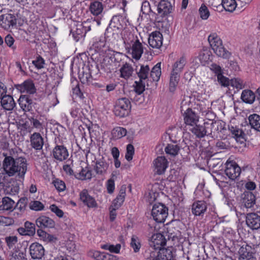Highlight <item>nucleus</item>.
<instances>
[{
    "label": "nucleus",
    "instance_id": "nucleus-1",
    "mask_svg": "<svg viewBox=\"0 0 260 260\" xmlns=\"http://www.w3.org/2000/svg\"><path fill=\"white\" fill-rule=\"evenodd\" d=\"M14 154L12 149L2 154L4 157L2 162L3 174L8 177L16 175L23 178L27 170L26 159L22 156H15Z\"/></svg>",
    "mask_w": 260,
    "mask_h": 260
},
{
    "label": "nucleus",
    "instance_id": "nucleus-2",
    "mask_svg": "<svg viewBox=\"0 0 260 260\" xmlns=\"http://www.w3.org/2000/svg\"><path fill=\"white\" fill-rule=\"evenodd\" d=\"M190 103V97L186 96L184 98L181 103V111L183 114L184 122L186 125L194 126L199 121V117L192 109L185 106Z\"/></svg>",
    "mask_w": 260,
    "mask_h": 260
},
{
    "label": "nucleus",
    "instance_id": "nucleus-3",
    "mask_svg": "<svg viewBox=\"0 0 260 260\" xmlns=\"http://www.w3.org/2000/svg\"><path fill=\"white\" fill-rule=\"evenodd\" d=\"M131 110V103L128 99L122 98L117 100L114 108L116 116L124 117L128 116Z\"/></svg>",
    "mask_w": 260,
    "mask_h": 260
},
{
    "label": "nucleus",
    "instance_id": "nucleus-4",
    "mask_svg": "<svg viewBox=\"0 0 260 260\" xmlns=\"http://www.w3.org/2000/svg\"><path fill=\"white\" fill-rule=\"evenodd\" d=\"M98 64H96L94 67L91 65V67L89 65L84 66L82 71L79 72V78L81 82L83 84H94L92 82V75H97L99 71L100 68Z\"/></svg>",
    "mask_w": 260,
    "mask_h": 260
},
{
    "label": "nucleus",
    "instance_id": "nucleus-5",
    "mask_svg": "<svg viewBox=\"0 0 260 260\" xmlns=\"http://www.w3.org/2000/svg\"><path fill=\"white\" fill-rule=\"evenodd\" d=\"M90 30V25L88 21L83 23L77 22L71 27L70 34L74 40L78 42L83 40L86 32Z\"/></svg>",
    "mask_w": 260,
    "mask_h": 260
},
{
    "label": "nucleus",
    "instance_id": "nucleus-6",
    "mask_svg": "<svg viewBox=\"0 0 260 260\" xmlns=\"http://www.w3.org/2000/svg\"><path fill=\"white\" fill-rule=\"evenodd\" d=\"M252 248L247 244H244L241 246L238 252L240 255L239 260L244 259V260H256V258L253 256L254 253H257L260 254V243L258 245H254Z\"/></svg>",
    "mask_w": 260,
    "mask_h": 260
},
{
    "label": "nucleus",
    "instance_id": "nucleus-7",
    "mask_svg": "<svg viewBox=\"0 0 260 260\" xmlns=\"http://www.w3.org/2000/svg\"><path fill=\"white\" fill-rule=\"evenodd\" d=\"M145 258L147 260H173L172 252L168 249L156 250H149L146 252Z\"/></svg>",
    "mask_w": 260,
    "mask_h": 260
},
{
    "label": "nucleus",
    "instance_id": "nucleus-8",
    "mask_svg": "<svg viewBox=\"0 0 260 260\" xmlns=\"http://www.w3.org/2000/svg\"><path fill=\"white\" fill-rule=\"evenodd\" d=\"M151 215L156 222H164L168 215V209L161 203L155 204L151 210Z\"/></svg>",
    "mask_w": 260,
    "mask_h": 260
},
{
    "label": "nucleus",
    "instance_id": "nucleus-9",
    "mask_svg": "<svg viewBox=\"0 0 260 260\" xmlns=\"http://www.w3.org/2000/svg\"><path fill=\"white\" fill-rule=\"evenodd\" d=\"M150 239V246L154 249V250L164 249L162 247L166 245L167 240L164 235L156 233L152 235Z\"/></svg>",
    "mask_w": 260,
    "mask_h": 260
},
{
    "label": "nucleus",
    "instance_id": "nucleus-10",
    "mask_svg": "<svg viewBox=\"0 0 260 260\" xmlns=\"http://www.w3.org/2000/svg\"><path fill=\"white\" fill-rule=\"evenodd\" d=\"M225 173L230 179L235 180L240 176L241 168L235 161H227Z\"/></svg>",
    "mask_w": 260,
    "mask_h": 260
},
{
    "label": "nucleus",
    "instance_id": "nucleus-11",
    "mask_svg": "<svg viewBox=\"0 0 260 260\" xmlns=\"http://www.w3.org/2000/svg\"><path fill=\"white\" fill-rule=\"evenodd\" d=\"M52 154L56 160L62 161L68 158L69 152L64 145L56 144L52 150Z\"/></svg>",
    "mask_w": 260,
    "mask_h": 260
},
{
    "label": "nucleus",
    "instance_id": "nucleus-12",
    "mask_svg": "<svg viewBox=\"0 0 260 260\" xmlns=\"http://www.w3.org/2000/svg\"><path fill=\"white\" fill-rule=\"evenodd\" d=\"M30 255L33 259H41L45 254L43 246L38 242L31 243L29 247Z\"/></svg>",
    "mask_w": 260,
    "mask_h": 260
},
{
    "label": "nucleus",
    "instance_id": "nucleus-13",
    "mask_svg": "<svg viewBox=\"0 0 260 260\" xmlns=\"http://www.w3.org/2000/svg\"><path fill=\"white\" fill-rule=\"evenodd\" d=\"M241 205L246 208H251L255 204V196L249 191H244L240 196Z\"/></svg>",
    "mask_w": 260,
    "mask_h": 260
},
{
    "label": "nucleus",
    "instance_id": "nucleus-14",
    "mask_svg": "<svg viewBox=\"0 0 260 260\" xmlns=\"http://www.w3.org/2000/svg\"><path fill=\"white\" fill-rule=\"evenodd\" d=\"M17 23L16 17L11 14H5L0 16V26L7 29L11 26L15 25Z\"/></svg>",
    "mask_w": 260,
    "mask_h": 260
},
{
    "label": "nucleus",
    "instance_id": "nucleus-15",
    "mask_svg": "<svg viewBox=\"0 0 260 260\" xmlns=\"http://www.w3.org/2000/svg\"><path fill=\"white\" fill-rule=\"evenodd\" d=\"M155 171L158 175L163 174L168 166V161L164 156H158L153 161Z\"/></svg>",
    "mask_w": 260,
    "mask_h": 260
},
{
    "label": "nucleus",
    "instance_id": "nucleus-16",
    "mask_svg": "<svg viewBox=\"0 0 260 260\" xmlns=\"http://www.w3.org/2000/svg\"><path fill=\"white\" fill-rule=\"evenodd\" d=\"M172 6L171 3L165 0L160 1L157 5L158 15L156 17L160 16L162 18L168 16L172 12Z\"/></svg>",
    "mask_w": 260,
    "mask_h": 260
},
{
    "label": "nucleus",
    "instance_id": "nucleus-17",
    "mask_svg": "<svg viewBox=\"0 0 260 260\" xmlns=\"http://www.w3.org/2000/svg\"><path fill=\"white\" fill-rule=\"evenodd\" d=\"M109 167V164L103 157L96 160L93 170L97 175L104 176L107 173Z\"/></svg>",
    "mask_w": 260,
    "mask_h": 260
},
{
    "label": "nucleus",
    "instance_id": "nucleus-18",
    "mask_svg": "<svg viewBox=\"0 0 260 260\" xmlns=\"http://www.w3.org/2000/svg\"><path fill=\"white\" fill-rule=\"evenodd\" d=\"M148 43L152 48H159L162 44V35L158 31L152 32L149 37Z\"/></svg>",
    "mask_w": 260,
    "mask_h": 260
},
{
    "label": "nucleus",
    "instance_id": "nucleus-19",
    "mask_svg": "<svg viewBox=\"0 0 260 260\" xmlns=\"http://www.w3.org/2000/svg\"><path fill=\"white\" fill-rule=\"evenodd\" d=\"M207 204L204 201H197L191 206V211L195 216H203L207 211Z\"/></svg>",
    "mask_w": 260,
    "mask_h": 260
},
{
    "label": "nucleus",
    "instance_id": "nucleus-20",
    "mask_svg": "<svg viewBox=\"0 0 260 260\" xmlns=\"http://www.w3.org/2000/svg\"><path fill=\"white\" fill-rule=\"evenodd\" d=\"M15 88L21 92H26L27 93L33 94L36 92V88L33 81L31 80H25L20 84L15 85Z\"/></svg>",
    "mask_w": 260,
    "mask_h": 260
},
{
    "label": "nucleus",
    "instance_id": "nucleus-21",
    "mask_svg": "<svg viewBox=\"0 0 260 260\" xmlns=\"http://www.w3.org/2000/svg\"><path fill=\"white\" fill-rule=\"evenodd\" d=\"M246 224L252 230H257L260 228V216L255 213H250L247 215Z\"/></svg>",
    "mask_w": 260,
    "mask_h": 260
},
{
    "label": "nucleus",
    "instance_id": "nucleus-22",
    "mask_svg": "<svg viewBox=\"0 0 260 260\" xmlns=\"http://www.w3.org/2000/svg\"><path fill=\"white\" fill-rule=\"evenodd\" d=\"M190 129V131L198 138H204L206 135L210 134L209 132V126L205 124L203 125H197V124Z\"/></svg>",
    "mask_w": 260,
    "mask_h": 260
},
{
    "label": "nucleus",
    "instance_id": "nucleus-23",
    "mask_svg": "<svg viewBox=\"0 0 260 260\" xmlns=\"http://www.w3.org/2000/svg\"><path fill=\"white\" fill-rule=\"evenodd\" d=\"M30 145L36 150L42 149L44 142V139L39 133H34L30 137Z\"/></svg>",
    "mask_w": 260,
    "mask_h": 260
},
{
    "label": "nucleus",
    "instance_id": "nucleus-24",
    "mask_svg": "<svg viewBox=\"0 0 260 260\" xmlns=\"http://www.w3.org/2000/svg\"><path fill=\"white\" fill-rule=\"evenodd\" d=\"M17 232L22 236H32L36 233L35 225L34 223L27 221L24 223V227L19 228Z\"/></svg>",
    "mask_w": 260,
    "mask_h": 260
},
{
    "label": "nucleus",
    "instance_id": "nucleus-25",
    "mask_svg": "<svg viewBox=\"0 0 260 260\" xmlns=\"http://www.w3.org/2000/svg\"><path fill=\"white\" fill-rule=\"evenodd\" d=\"M37 226L41 229L53 228L55 226V222L53 219L46 216H41L36 221Z\"/></svg>",
    "mask_w": 260,
    "mask_h": 260
},
{
    "label": "nucleus",
    "instance_id": "nucleus-26",
    "mask_svg": "<svg viewBox=\"0 0 260 260\" xmlns=\"http://www.w3.org/2000/svg\"><path fill=\"white\" fill-rule=\"evenodd\" d=\"M143 53V47L142 43L139 41L137 38L133 42L132 45V55L133 58L136 60L140 58Z\"/></svg>",
    "mask_w": 260,
    "mask_h": 260
},
{
    "label": "nucleus",
    "instance_id": "nucleus-27",
    "mask_svg": "<svg viewBox=\"0 0 260 260\" xmlns=\"http://www.w3.org/2000/svg\"><path fill=\"white\" fill-rule=\"evenodd\" d=\"M21 108L25 112L30 111L33 106V102L29 95H22L18 100Z\"/></svg>",
    "mask_w": 260,
    "mask_h": 260
},
{
    "label": "nucleus",
    "instance_id": "nucleus-28",
    "mask_svg": "<svg viewBox=\"0 0 260 260\" xmlns=\"http://www.w3.org/2000/svg\"><path fill=\"white\" fill-rule=\"evenodd\" d=\"M89 255L96 260H117L116 256L99 251H91Z\"/></svg>",
    "mask_w": 260,
    "mask_h": 260
},
{
    "label": "nucleus",
    "instance_id": "nucleus-29",
    "mask_svg": "<svg viewBox=\"0 0 260 260\" xmlns=\"http://www.w3.org/2000/svg\"><path fill=\"white\" fill-rule=\"evenodd\" d=\"M1 100L2 106L6 110H12L16 106V103L11 95H7L6 93Z\"/></svg>",
    "mask_w": 260,
    "mask_h": 260
},
{
    "label": "nucleus",
    "instance_id": "nucleus-30",
    "mask_svg": "<svg viewBox=\"0 0 260 260\" xmlns=\"http://www.w3.org/2000/svg\"><path fill=\"white\" fill-rule=\"evenodd\" d=\"M229 129L237 141H239L241 143L244 142L245 141V135L242 129L237 126H234L233 125L229 126Z\"/></svg>",
    "mask_w": 260,
    "mask_h": 260
},
{
    "label": "nucleus",
    "instance_id": "nucleus-31",
    "mask_svg": "<svg viewBox=\"0 0 260 260\" xmlns=\"http://www.w3.org/2000/svg\"><path fill=\"white\" fill-rule=\"evenodd\" d=\"M80 200L88 207H94L96 205L94 198L90 196L86 190H83L80 194Z\"/></svg>",
    "mask_w": 260,
    "mask_h": 260
},
{
    "label": "nucleus",
    "instance_id": "nucleus-32",
    "mask_svg": "<svg viewBox=\"0 0 260 260\" xmlns=\"http://www.w3.org/2000/svg\"><path fill=\"white\" fill-rule=\"evenodd\" d=\"M255 98V94L249 89L243 90L241 96V99L243 102L249 104H251L254 102Z\"/></svg>",
    "mask_w": 260,
    "mask_h": 260
},
{
    "label": "nucleus",
    "instance_id": "nucleus-33",
    "mask_svg": "<svg viewBox=\"0 0 260 260\" xmlns=\"http://www.w3.org/2000/svg\"><path fill=\"white\" fill-rule=\"evenodd\" d=\"M223 122L221 121H213L211 120H208L205 122V124H207L209 126V132L211 134L213 131L218 132L221 131L223 129L222 126Z\"/></svg>",
    "mask_w": 260,
    "mask_h": 260
},
{
    "label": "nucleus",
    "instance_id": "nucleus-34",
    "mask_svg": "<svg viewBox=\"0 0 260 260\" xmlns=\"http://www.w3.org/2000/svg\"><path fill=\"white\" fill-rule=\"evenodd\" d=\"M89 9L91 14L98 16L103 12V5L98 1H93L90 3Z\"/></svg>",
    "mask_w": 260,
    "mask_h": 260
},
{
    "label": "nucleus",
    "instance_id": "nucleus-35",
    "mask_svg": "<svg viewBox=\"0 0 260 260\" xmlns=\"http://www.w3.org/2000/svg\"><path fill=\"white\" fill-rule=\"evenodd\" d=\"M126 187L122 186L120 189L119 194L113 202V206L119 208L124 201Z\"/></svg>",
    "mask_w": 260,
    "mask_h": 260
},
{
    "label": "nucleus",
    "instance_id": "nucleus-36",
    "mask_svg": "<svg viewBox=\"0 0 260 260\" xmlns=\"http://www.w3.org/2000/svg\"><path fill=\"white\" fill-rule=\"evenodd\" d=\"M133 72L134 70L132 66L126 62L124 63L120 69L121 77L125 79H127L132 76Z\"/></svg>",
    "mask_w": 260,
    "mask_h": 260
},
{
    "label": "nucleus",
    "instance_id": "nucleus-37",
    "mask_svg": "<svg viewBox=\"0 0 260 260\" xmlns=\"http://www.w3.org/2000/svg\"><path fill=\"white\" fill-rule=\"evenodd\" d=\"M75 177L81 180L90 179L92 177L91 171L87 167L85 168L81 167V170H79L78 173L76 172Z\"/></svg>",
    "mask_w": 260,
    "mask_h": 260
},
{
    "label": "nucleus",
    "instance_id": "nucleus-38",
    "mask_svg": "<svg viewBox=\"0 0 260 260\" xmlns=\"http://www.w3.org/2000/svg\"><path fill=\"white\" fill-rule=\"evenodd\" d=\"M138 76L140 80L147 81L149 75H150V68L148 65L142 64L140 69L137 72Z\"/></svg>",
    "mask_w": 260,
    "mask_h": 260
},
{
    "label": "nucleus",
    "instance_id": "nucleus-39",
    "mask_svg": "<svg viewBox=\"0 0 260 260\" xmlns=\"http://www.w3.org/2000/svg\"><path fill=\"white\" fill-rule=\"evenodd\" d=\"M161 62L157 63L150 71V76L153 81H158L161 75Z\"/></svg>",
    "mask_w": 260,
    "mask_h": 260
},
{
    "label": "nucleus",
    "instance_id": "nucleus-40",
    "mask_svg": "<svg viewBox=\"0 0 260 260\" xmlns=\"http://www.w3.org/2000/svg\"><path fill=\"white\" fill-rule=\"evenodd\" d=\"M186 64V60L184 57H181L179 60L176 61L173 66L172 72L173 74L176 73L180 75L183 69Z\"/></svg>",
    "mask_w": 260,
    "mask_h": 260
},
{
    "label": "nucleus",
    "instance_id": "nucleus-41",
    "mask_svg": "<svg viewBox=\"0 0 260 260\" xmlns=\"http://www.w3.org/2000/svg\"><path fill=\"white\" fill-rule=\"evenodd\" d=\"M208 41L213 50L215 49L216 47L218 48L222 45V40L215 33L209 35Z\"/></svg>",
    "mask_w": 260,
    "mask_h": 260
},
{
    "label": "nucleus",
    "instance_id": "nucleus-42",
    "mask_svg": "<svg viewBox=\"0 0 260 260\" xmlns=\"http://www.w3.org/2000/svg\"><path fill=\"white\" fill-rule=\"evenodd\" d=\"M248 120L251 127L260 132V116L256 114H251L249 116Z\"/></svg>",
    "mask_w": 260,
    "mask_h": 260
},
{
    "label": "nucleus",
    "instance_id": "nucleus-43",
    "mask_svg": "<svg viewBox=\"0 0 260 260\" xmlns=\"http://www.w3.org/2000/svg\"><path fill=\"white\" fill-rule=\"evenodd\" d=\"M179 79L180 75L171 72L169 84V90L171 92H173L176 90Z\"/></svg>",
    "mask_w": 260,
    "mask_h": 260
},
{
    "label": "nucleus",
    "instance_id": "nucleus-44",
    "mask_svg": "<svg viewBox=\"0 0 260 260\" xmlns=\"http://www.w3.org/2000/svg\"><path fill=\"white\" fill-rule=\"evenodd\" d=\"M141 12L142 14L145 15H149L150 13H152L153 15L155 16V21L158 22L162 21L161 19H159V17H156L157 15L152 11L150 4L147 1H145L142 3L141 6Z\"/></svg>",
    "mask_w": 260,
    "mask_h": 260
},
{
    "label": "nucleus",
    "instance_id": "nucleus-45",
    "mask_svg": "<svg viewBox=\"0 0 260 260\" xmlns=\"http://www.w3.org/2000/svg\"><path fill=\"white\" fill-rule=\"evenodd\" d=\"M213 50L217 56L223 58L228 59L231 55V53L224 47L223 44L218 48L216 47Z\"/></svg>",
    "mask_w": 260,
    "mask_h": 260
},
{
    "label": "nucleus",
    "instance_id": "nucleus-46",
    "mask_svg": "<svg viewBox=\"0 0 260 260\" xmlns=\"http://www.w3.org/2000/svg\"><path fill=\"white\" fill-rule=\"evenodd\" d=\"M221 4L225 11L231 12H233L237 6L235 0H222Z\"/></svg>",
    "mask_w": 260,
    "mask_h": 260
},
{
    "label": "nucleus",
    "instance_id": "nucleus-47",
    "mask_svg": "<svg viewBox=\"0 0 260 260\" xmlns=\"http://www.w3.org/2000/svg\"><path fill=\"white\" fill-rule=\"evenodd\" d=\"M180 150V147L178 145H174L172 144H168L165 149V151L167 154L172 156H175Z\"/></svg>",
    "mask_w": 260,
    "mask_h": 260
},
{
    "label": "nucleus",
    "instance_id": "nucleus-48",
    "mask_svg": "<svg viewBox=\"0 0 260 260\" xmlns=\"http://www.w3.org/2000/svg\"><path fill=\"white\" fill-rule=\"evenodd\" d=\"M110 55H111V58H112L113 61V62L115 63V66L117 65L119 66L118 63L121 62L123 58H125L124 55L122 53L114 51H111L110 52Z\"/></svg>",
    "mask_w": 260,
    "mask_h": 260
},
{
    "label": "nucleus",
    "instance_id": "nucleus-49",
    "mask_svg": "<svg viewBox=\"0 0 260 260\" xmlns=\"http://www.w3.org/2000/svg\"><path fill=\"white\" fill-rule=\"evenodd\" d=\"M120 18H121L119 16H114L111 19L109 27L107 28V30L113 28L117 29H121L122 27V25L120 22Z\"/></svg>",
    "mask_w": 260,
    "mask_h": 260
},
{
    "label": "nucleus",
    "instance_id": "nucleus-50",
    "mask_svg": "<svg viewBox=\"0 0 260 260\" xmlns=\"http://www.w3.org/2000/svg\"><path fill=\"white\" fill-rule=\"evenodd\" d=\"M130 245L134 252H138L141 247L140 240L138 237L133 235L131 238Z\"/></svg>",
    "mask_w": 260,
    "mask_h": 260
},
{
    "label": "nucleus",
    "instance_id": "nucleus-51",
    "mask_svg": "<svg viewBox=\"0 0 260 260\" xmlns=\"http://www.w3.org/2000/svg\"><path fill=\"white\" fill-rule=\"evenodd\" d=\"M15 202L9 197H5L2 200L3 209L5 210H12L14 206Z\"/></svg>",
    "mask_w": 260,
    "mask_h": 260
},
{
    "label": "nucleus",
    "instance_id": "nucleus-52",
    "mask_svg": "<svg viewBox=\"0 0 260 260\" xmlns=\"http://www.w3.org/2000/svg\"><path fill=\"white\" fill-rule=\"evenodd\" d=\"M113 61L109 53L104 57L102 62H101L100 64L101 69H103L104 71L106 70V68L109 69L111 63L113 62Z\"/></svg>",
    "mask_w": 260,
    "mask_h": 260
},
{
    "label": "nucleus",
    "instance_id": "nucleus-53",
    "mask_svg": "<svg viewBox=\"0 0 260 260\" xmlns=\"http://www.w3.org/2000/svg\"><path fill=\"white\" fill-rule=\"evenodd\" d=\"M147 82V81H144V80L140 79H139L138 81H135V93H143V91L145 90V84Z\"/></svg>",
    "mask_w": 260,
    "mask_h": 260
},
{
    "label": "nucleus",
    "instance_id": "nucleus-54",
    "mask_svg": "<svg viewBox=\"0 0 260 260\" xmlns=\"http://www.w3.org/2000/svg\"><path fill=\"white\" fill-rule=\"evenodd\" d=\"M199 12L200 16L203 20H207L210 16V12L208 8L204 4L201 5Z\"/></svg>",
    "mask_w": 260,
    "mask_h": 260
},
{
    "label": "nucleus",
    "instance_id": "nucleus-55",
    "mask_svg": "<svg viewBox=\"0 0 260 260\" xmlns=\"http://www.w3.org/2000/svg\"><path fill=\"white\" fill-rule=\"evenodd\" d=\"M230 85L233 87H235L237 89H241L244 87L245 84L241 79L234 78L230 80Z\"/></svg>",
    "mask_w": 260,
    "mask_h": 260
},
{
    "label": "nucleus",
    "instance_id": "nucleus-56",
    "mask_svg": "<svg viewBox=\"0 0 260 260\" xmlns=\"http://www.w3.org/2000/svg\"><path fill=\"white\" fill-rule=\"evenodd\" d=\"M5 241L9 249L13 248L18 242V238L16 236H10L5 237Z\"/></svg>",
    "mask_w": 260,
    "mask_h": 260
},
{
    "label": "nucleus",
    "instance_id": "nucleus-57",
    "mask_svg": "<svg viewBox=\"0 0 260 260\" xmlns=\"http://www.w3.org/2000/svg\"><path fill=\"white\" fill-rule=\"evenodd\" d=\"M114 177H116V176L112 173V177L108 180L106 183L107 191L110 194L112 193L115 189Z\"/></svg>",
    "mask_w": 260,
    "mask_h": 260
},
{
    "label": "nucleus",
    "instance_id": "nucleus-58",
    "mask_svg": "<svg viewBox=\"0 0 260 260\" xmlns=\"http://www.w3.org/2000/svg\"><path fill=\"white\" fill-rule=\"evenodd\" d=\"M10 260H27L25 253L19 251L13 252L11 255Z\"/></svg>",
    "mask_w": 260,
    "mask_h": 260
},
{
    "label": "nucleus",
    "instance_id": "nucleus-59",
    "mask_svg": "<svg viewBox=\"0 0 260 260\" xmlns=\"http://www.w3.org/2000/svg\"><path fill=\"white\" fill-rule=\"evenodd\" d=\"M29 206L30 209L35 211H41L44 208V205L38 201H31Z\"/></svg>",
    "mask_w": 260,
    "mask_h": 260
},
{
    "label": "nucleus",
    "instance_id": "nucleus-60",
    "mask_svg": "<svg viewBox=\"0 0 260 260\" xmlns=\"http://www.w3.org/2000/svg\"><path fill=\"white\" fill-rule=\"evenodd\" d=\"M32 63L38 69H41L44 68L45 60L40 55H38Z\"/></svg>",
    "mask_w": 260,
    "mask_h": 260
},
{
    "label": "nucleus",
    "instance_id": "nucleus-61",
    "mask_svg": "<svg viewBox=\"0 0 260 260\" xmlns=\"http://www.w3.org/2000/svg\"><path fill=\"white\" fill-rule=\"evenodd\" d=\"M134 147L133 145L129 144L126 147V152L125 155V158L127 161H131L133 157L134 154Z\"/></svg>",
    "mask_w": 260,
    "mask_h": 260
},
{
    "label": "nucleus",
    "instance_id": "nucleus-62",
    "mask_svg": "<svg viewBox=\"0 0 260 260\" xmlns=\"http://www.w3.org/2000/svg\"><path fill=\"white\" fill-rule=\"evenodd\" d=\"M220 162L221 161L219 159L212 157L209 158L207 160V165L210 169L213 170L215 169Z\"/></svg>",
    "mask_w": 260,
    "mask_h": 260
},
{
    "label": "nucleus",
    "instance_id": "nucleus-63",
    "mask_svg": "<svg viewBox=\"0 0 260 260\" xmlns=\"http://www.w3.org/2000/svg\"><path fill=\"white\" fill-rule=\"evenodd\" d=\"M14 39L10 35H8L6 36L5 38V42L9 47L13 50V51L16 49V46L14 45Z\"/></svg>",
    "mask_w": 260,
    "mask_h": 260
},
{
    "label": "nucleus",
    "instance_id": "nucleus-64",
    "mask_svg": "<svg viewBox=\"0 0 260 260\" xmlns=\"http://www.w3.org/2000/svg\"><path fill=\"white\" fill-rule=\"evenodd\" d=\"M53 184L55 187L58 191H63L66 189V184L64 182L61 180L56 179L54 180Z\"/></svg>",
    "mask_w": 260,
    "mask_h": 260
}]
</instances>
